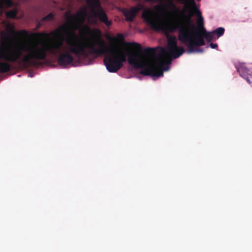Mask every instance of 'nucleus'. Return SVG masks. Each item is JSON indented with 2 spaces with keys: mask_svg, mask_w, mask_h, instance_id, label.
I'll return each instance as SVG.
<instances>
[{
  "mask_svg": "<svg viewBox=\"0 0 252 252\" xmlns=\"http://www.w3.org/2000/svg\"><path fill=\"white\" fill-rule=\"evenodd\" d=\"M67 52L62 53L63 43L62 40L47 43H42L39 47L37 43H32L28 46L21 45L18 46H8L0 51V73H4L11 69L10 63H17L23 67L36 64V61L45 60L47 53L54 56H59L58 63L61 66L71 64L74 58L70 53L77 56L87 58L88 53L97 57L108 53L103 60L107 69L110 72H116L126 61L125 54L114 47H109L104 40L98 37L94 39V43L87 40L83 42L76 34L72 32L65 40Z\"/></svg>",
  "mask_w": 252,
  "mask_h": 252,
  "instance_id": "f257e3e1",
  "label": "nucleus"
},
{
  "mask_svg": "<svg viewBox=\"0 0 252 252\" xmlns=\"http://www.w3.org/2000/svg\"><path fill=\"white\" fill-rule=\"evenodd\" d=\"M153 13L150 8H147L143 10L141 16L144 22L152 29L157 32L162 31H169L171 32H173L177 30L179 32L178 39L188 47L189 53H202L203 52V50L199 47L205 44L204 40L199 33L196 34L195 38H193L191 33V29L194 28L191 19V15L185 16L184 23L171 22L166 25H162L152 18V15Z\"/></svg>",
  "mask_w": 252,
  "mask_h": 252,
  "instance_id": "f03ea898",
  "label": "nucleus"
},
{
  "mask_svg": "<svg viewBox=\"0 0 252 252\" xmlns=\"http://www.w3.org/2000/svg\"><path fill=\"white\" fill-rule=\"evenodd\" d=\"M127 44L132 46L139 52L143 53L144 58L140 57L139 54L135 52H130L128 55V63L135 69H141L140 73L145 76L161 77L163 76V71L169 69L171 60L166 62L161 56L157 59L156 63H152L149 60L155 56L156 49L147 48L142 51L140 44L136 42H129Z\"/></svg>",
  "mask_w": 252,
  "mask_h": 252,
  "instance_id": "7ed1b4c3",
  "label": "nucleus"
},
{
  "mask_svg": "<svg viewBox=\"0 0 252 252\" xmlns=\"http://www.w3.org/2000/svg\"><path fill=\"white\" fill-rule=\"evenodd\" d=\"M86 1L90 8L91 13L89 15V21L90 23L96 25L99 20L107 27L112 25V21L108 20L106 13L101 8L99 0H86Z\"/></svg>",
  "mask_w": 252,
  "mask_h": 252,
  "instance_id": "20e7f679",
  "label": "nucleus"
},
{
  "mask_svg": "<svg viewBox=\"0 0 252 252\" xmlns=\"http://www.w3.org/2000/svg\"><path fill=\"white\" fill-rule=\"evenodd\" d=\"M155 8L157 10H162L166 12V13L167 14V15L174 16V18H176L177 17L176 16L177 15V14L181 13L182 14V12H181L180 9L176 6V5L175 4V3L173 2V0H167V7H166L165 6L163 5H158L156 6ZM154 16L158 22L160 23H168L169 22L170 20H177V21H181V20H179L178 18H169V17H167L166 19L167 20V22H161L159 21L155 13ZM183 20V19L182 20V21Z\"/></svg>",
  "mask_w": 252,
  "mask_h": 252,
  "instance_id": "39448f33",
  "label": "nucleus"
},
{
  "mask_svg": "<svg viewBox=\"0 0 252 252\" xmlns=\"http://www.w3.org/2000/svg\"><path fill=\"white\" fill-rule=\"evenodd\" d=\"M167 49L168 52L166 51L164 48L161 49L163 55L169 56L174 59L179 58L185 52L183 47L178 46L175 36L168 38Z\"/></svg>",
  "mask_w": 252,
  "mask_h": 252,
  "instance_id": "423d86ee",
  "label": "nucleus"
},
{
  "mask_svg": "<svg viewBox=\"0 0 252 252\" xmlns=\"http://www.w3.org/2000/svg\"><path fill=\"white\" fill-rule=\"evenodd\" d=\"M86 15L87 12L85 10H81L75 15L71 14L67 12L65 14V16L71 29L76 31L78 29L80 25L85 22Z\"/></svg>",
  "mask_w": 252,
  "mask_h": 252,
  "instance_id": "0eeeda50",
  "label": "nucleus"
},
{
  "mask_svg": "<svg viewBox=\"0 0 252 252\" xmlns=\"http://www.w3.org/2000/svg\"><path fill=\"white\" fill-rule=\"evenodd\" d=\"M177 1L180 3L185 4V8L186 9L187 11H189V14L188 15H185L184 14L182 13V17L183 18V20L182 21H173V20H170L169 22L168 23H160V24L162 25H166L167 24H168L169 23H170L171 22H174L175 23H182L185 22V16H189L190 15H191V17L192 16V8H196V3L194 1V0H177ZM152 11L153 12V14H152V17L157 22L159 23L158 21H157L154 15H155V12L150 8Z\"/></svg>",
  "mask_w": 252,
  "mask_h": 252,
  "instance_id": "6e6552de",
  "label": "nucleus"
},
{
  "mask_svg": "<svg viewBox=\"0 0 252 252\" xmlns=\"http://www.w3.org/2000/svg\"><path fill=\"white\" fill-rule=\"evenodd\" d=\"M144 8V6L141 3H139L136 6L131 7L129 9H124L123 13L126 17V20L127 22H132L138 12Z\"/></svg>",
  "mask_w": 252,
  "mask_h": 252,
  "instance_id": "1a4fd4ad",
  "label": "nucleus"
},
{
  "mask_svg": "<svg viewBox=\"0 0 252 252\" xmlns=\"http://www.w3.org/2000/svg\"><path fill=\"white\" fill-rule=\"evenodd\" d=\"M220 36V27L217 29L216 31L212 32L206 33L203 36V38L205 39L207 41L210 42L212 40L218 39Z\"/></svg>",
  "mask_w": 252,
  "mask_h": 252,
  "instance_id": "9d476101",
  "label": "nucleus"
},
{
  "mask_svg": "<svg viewBox=\"0 0 252 252\" xmlns=\"http://www.w3.org/2000/svg\"><path fill=\"white\" fill-rule=\"evenodd\" d=\"M192 15L195 14L198 17V19L197 21V25L198 27H201L202 25H203V18L201 16V12L197 8H192Z\"/></svg>",
  "mask_w": 252,
  "mask_h": 252,
  "instance_id": "9b49d317",
  "label": "nucleus"
},
{
  "mask_svg": "<svg viewBox=\"0 0 252 252\" xmlns=\"http://www.w3.org/2000/svg\"><path fill=\"white\" fill-rule=\"evenodd\" d=\"M11 33L14 37H16L17 35L27 36L28 35V32L26 30H21L19 32H16L14 30L11 31Z\"/></svg>",
  "mask_w": 252,
  "mask_h": 252,
  "instance_id": "f8f14e48",
  "label": "nucleus"
},
{
  "mask_svg": "<svg viewBox=\"0 0 252 252\" xmlns=\"http://www.w3.org/2000/svg\"><path fill=\"white\" fill-rule=\"evenodd\" d=\"M200 30L199 32H197L195 33V36L193 35V38H195L196 37V34L199 33L203 38V36L205 35L206 33H208V32L206 31V29L204 27L203 25H202L201 27H198Z\"/></svg>",
  "mask_w": 252,
  "mask_h": 252,
  "instance_id": "ddd939ff",
  "label": "nucleus"
},
{
  "mask_svg": "<svg viewBox=\"0 0 252 252\" xmlns=\"http://www.w3.org/2000/svg\"><path fill=\"white\" fill-rule=\"evenodd\" d=\"M32 35L38 38H42L43 37L48 38L49 34L45 32H38L32 34Z\"/></svg>",
  "mask_w": 252,
  "mask_h": 252,
  "instance_id": "4468645a",
  "label": "nucleus"
},
{
  "mask_svg": "<svg viewBox=\"0 0 252 252\" xmlns=\"http://www.w3.org/2000/svg\"><path fill=\"white\" fill-rule=\"evenodd\" d=\"M91 32V29L88 25H85L79 31L80 34L89 33Z\"/></svg>",
  "mask_w": 252,
  "mask_h": 252,
  "instance_id": "2eb2a0df",
  "label": "nucleus"
},
{
  "mask_svg": "<svg viewBox=\"0 0 252 252\" xmlns=\"http://www.w3.org/2000/svg\"><path fill=\"white\" fill-rule=\"evenodd\" d=\"M54 14L53 13H50L41 19V21H49L54 20Z\"/></svg>",
  "mask_w": 252,
  "mask_h": 252,
  "instance_id": "dca6fc26",
  "label": "nucleus"
},
{
  "mask_svg": "<svg viewBox=\"0 0 252 252\" xmlns=\"http://www.w3.org/2000/svg\"><path fill=\"white\" fill-rule=\"evenodd\" d=\"M113 41H123L124 40V37L122 33H118L116 37L111 38Z\"/></svg>",
  "mask_w": 252,
  "mask_h": 252,
  "instance_id": "f3484780",
  "label": "nucleus"
},
{
  "mask_svg": "<svg viewBox=\"0 0 252 252\" xmlns=\"http://www.w3.org/2000/svg\"><path fill=\"white\" fill-rule=\"evenodd\" d=\"M1 3L2 7L3 5H5L7 7H9L13 5V2L12 0H1Z\"/></svg>",
  "mask_w": 252,
  "mask_h": 252,
  "instance_id": "a211bd4d",
  "label": "nucleus"
},
{
  "mask_svg": "<svg viewBox=\"0 0 252 252\" xmlns=\"http://www.w3.org/2000/svg\"><path fill=\"white\" fill-rule=\"evenodd\" d=\"M17 12L15 10H10L6 12V15L8 17L14 18L16 16Z\"/></svg>",
  "mask_w": 252,
  "mask_h": 252,
  "instance_id": "6ab92c4d",
  "label": "nucleus"
},
{
  "mask_svg": "<svg viewBox=\"0 0 252 252\" xmlns=\"http://www.w3.org/2000/svg\"><path fill=\"white\" fill-rule=\"evenodd\" d=\"M65 27H64V26H63V27H60L59 29H58V30H56V31H54L53 32H51V34L54 35L55 36H58V35L59 34V33H60V31L61 30H65Z\"/></svg>",
  "mask_w": 252,
  "mask_h": 252,
  "instance_id": "aec40b11",
  "label": "nucleus"
},
{
  "mask_svg": "<svg viewBox=\"0 0 252 252\" xmlns=\"http://www.w3.org/2000/svg\"><path fill=\"white\" fill-rule=\"evenodd\" d=\"M210 46L213 49H215L218 47V45L217 44L211 43L210 44Z\"/></svg>",
  "mask_w": 252,
  "mask_h": 252,
  "instance_id": "412c9836",
  "label": "nucleus"
},
{
  "mask_svg": "<svg viewBox=\"0 0 252 252\" xmlns=\"http://www.w3.org/2000/svg\"><path fill=\"white\" fill-rule=\"evenodd\" d=\"M0 8H2V4L1 3V0H0Z\"/></svg>",
  "mask_w": 252,
  "mask_h": 252,
  "instance_id": "4be33fe9",
  "label": "nucleus"
},
{
  "mask_svg": "<svg viewBox=\"0 0 252 252\" xmlns=\"http://www.w3.org/2000/svg\"><path fill=\"white\" fill-rule=\"evenodd\" d=\"M39 26H40V25H39V24H38V25H37V26H36V27H37V28H39Z\"/></svg>",
  "mask_w": 252,
  "mask_h": 252,
  "instance_id": "5701e85b",
  "label": "nucleus"
},
{
  "mask_svg": "<svg viewBox=\"0 0 252 252\" xmlns=\"http://www.w3.org/2000/svg\"><path fill=\"white\" fill-rule=\"evenodd\" d=\"M148 1H152L153 0H147Z\"/></svg>",
  "mask_w": 252,
  "mask_h": 252,
  "instance_id": "b1692460",
  "label": "nucleus"
}]
</instances>
